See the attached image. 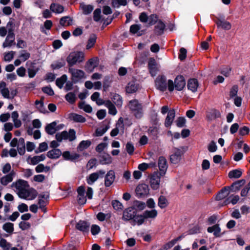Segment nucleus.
<instances>
[{
    "mask_svg": "<svg viewBox=\"0 0 250 250\" xmlns=\"http://www.w3.org/2000/svg\"><path fill=\"white\" fill-rule=\"evenodd\" d=\"M57 141H52L50 142V147L54 149L60 146L59 142H62L63 140H68L69 141H73L76 138V132L73 129H70L68 132L63 131L62 132L58 133L55 136Z\"/></svg>",
    "mask_w": 250,
    "mask_h": 250,
    "instance_id": "f257e3e1",
    "label": "nucleus"
},
{
    "mask_svg": "<svg viewBox=\"0 0 250 250\" xmlns=\"http://www.w3.org/2000/svg\"><path fill=\"white\" fill-rule=\"evenodd\" d=\"M157 167L159 171L157 170V189L159 188L160 178L164 176L168 168V164L167 159L164 156H160L157 161Z\"/></svg>",
    "mask_w": 250,
    "mask_h": 250,
    "instance_id": "f03ea898",
    "label": "nucleus"
},
{
    "mask_svg": "<svg viewBox=\"0 0 250 250\" xmlns=\"http://www.w3.org/2000/svg\"><path fill=\"white\" fill-rule=\"evenodd\" d=\"M85 54L82 51L71 52L66 58L68 65L72 66L77 63L83 62L84 60Z\"/></svg>",
    "mask_w": 250,
    "mask_h": 250,
    "instance_id": "7ed1b4c3",
    "label": "nucleus"
},
{
    "mask_svg": "<svg viewBox=\"0 0 250 250\" xmlns=\"http://www.w3.org/2000/svg\"><path fill=\"white\" fill-rule=\"evenodd\" d=\"M187 149L188 147L185 146H182L179 148L174 147V152L169 156L170 163L173 164H178L180 162L182 156L187 151Z\"/></svg>",
    "mask_w": 250,
    "mask_h": 250,
    "instance_id": "20e7f679",
    "label": "nucleus"
},
{
    "mask_svg": "<svg viewBox=\"0 0 250 250\" xmlns=\"http://www.w3.org/2000/svg\"><path fill=\"white\" fill-rule=\"evenodd\" d=\"M128 106L132 111H134V115L137 118H141L143 116L142 106L137 100L130 101Z\"/></svg>",
    "mask_w": 250,
    "mask_h": 250,
    "instance_id": "39448f33",
    "label": "nucleus"
},
{
    "mask_svg": "<svg viewBox=\"0 0 250 250\" xmlns=\"http://www.w3.org/2000/svg\"><path fill=\"white\" fill-rule=\"evenodd\" d=\"M68 71L71 74L72 81L75 83L86 78L85 74L82 70L70 67Z\"/></svg>",
    "mask_w": 250,
    "mask_h": 250,
    "instance_id": "423d86ee",
    "label": "nucleus"
},
{
    "mask_svg": "<svg viewBox=\"0 0 250 250\" xmlns=\"http://www.w3.org/2000/svg\"><path fill=\"white\" fill-rule=\"evenodd\" d=\"M28 182L25 180L19 179L13 182L11 184V188L16 192L19 196L21 193L23 192L27 188L29 187Z\"/></svg>",
    "mask_w": 250,
    "mask_h": 250,
    "instance_id": "0eeeda50",
    "label": "nucleus"
},
{
    "mask_svg": "<svg viewBox=\"0 0 250 250\" xmlns=\"http://www.w3.org/2000/svg\"><path fill=\"white\" fill-rule=\"evenodd\" d=\"M37 196V191L29 186L18 196L20 198L27 200H32Z\"/></svg>",
    "mask_w": 250,
    "mask_h": 250,
    "instance_id": "6e6552de",
    "label": "nucleus"
},
{
    "mask_svg": "<svg viewBox=\"0 0 250 250\" xmlns=\"http://www.w3.org/2000/svg\"><path fill=\"white\" fill-rule=\"evenodd\" d=\"M64 126L62 124L57 125L56 121L53 122L50 124H47L45 128L46 132L49 135H53L58 130L62 129Z\"/></svg>",
    "mask_w": 250,
    "mask_h": 250,
    "instance_id": "1a4fd4ad",
    "label": "nucleus"
},
{
    "mask_svg": "<svg viewBox=\"0 0 250 250\" xmlns=\"http://www.w3.org/2000/svg\"><path fill=\"white\" fill-rule=\"evenodd\" d=\"M174 83L175 89L179 91L183 90L186 85V80L182 75H178L175 77Z\"/></svg>",
    "mask_w": 250,
    "mask_h": 250,
    "instance_id": "9d476101",
    "label": "nucleus"
},
{
    "mask_svg": "<svg viewBox=\"0 0 250 250\" xmlns=\"http://www.w3.org/2000/svg\"><path fill=\"white\" fill-rule=\"evenodd\" d=\"M221 117V112L215 108H212L206 112V119L209 122L214 121Z\"/></svg>",
    "mask_w": 250,
    "mask_h": 250,
    "instance_id": "9b49d317",
    "label": "nucleus"
},
{
    "mask_svg": "<svg viewBox=\"0 0 250 250\" xmlns=\"http://www.w3.org/2000/svg\"><path fill=\"white\" fill-rule=\"evenodd\" d=\"M135 192L138 198L143 197L148 194V187L144 184H140L136 187Z\"/></svg>",
    "mask_w": 250,
    "mask_h": 250,
    "instance_id": "f8f14e48",
    "label": "nucleus"
},
{
    "mask_svg": "<svg viewBox=\"0 0 250 250\" xmlns=\"http://www.w3.org/2000/svg\"><path fill=\"white\" fill-rule=\"evenodd\" d=\"M105 172L103 170H99L96 172L93 173L89 175L86 178L88 184L92 185L100 177H103Z\"/></svg>",
    "mask_w": 250,
    "mask_h": 250,
    "instance_id": "ddd939ff",
    "label": "nucleus"
},
{
    "mask_svg": "<svg viewBox=\"0 0 250 250\" xmlns=\"http://www.w3.org/2000/svg\"><path fill=\"white\" fill-rule=\"evenodd\" d=\"M15 41V34L12 28L8 29V35L2 44L3 48L9 47L12 45Z\"/></svg>",
    "mask_w": 250,
    "mask_h": 250,
    "instance_id": "4468645a",
    "label": "nucleus"
},
{
    "mask_svg": "<svg viewBox=\"0 0 250 250\" xmlns=\"http://www.w3.org/2000/svg\"><path fill=\"white\" fill-rule=\"evenodd\" d=\"M167 78L165 76H157V90L165 92L167 89Z\"/></svg>",
    "mask_w": 250,
    "mask_h": 250,
    "instance_id": "2eb2a0df",
    "label": "nucleus"
},
{
    "mask_svg": "<svg viewBox=\"0 0 250 250\" xmlns=\"http://www.w3.org/2000/svg\"><path fill=\"white\" fill-rule=\"evenodd\" d=\"M175 117V110L171 108L168 112L165 119L164 125L166 127L170 128L172 125Z\"/></svg>",
    "mask_w": 250,
    "mask_h": 250,
    "instance_id": "dca6fc26",
    "label": "nucleus"
},
{
    "mask_svg": "<svg viewBox=\"0 0 250 250\" xmlns=\"http://www.w3.org/2000/svg\"><path fill=\"white\" fill-rule=\"evenodd\" d=\"M124 130V125L123 119L121 117L118 120L116 127L112 130L110 132V135L112 137H115L118 135V134L121 132H123Z\"/></svg>",
    "mask_w": 250,
    "mask_h": 250,
    "instance_id": "f3484780",
    "label": "nucleus"
},
{
    "mask_svg": "<svg viewBox=\"0 0 250 250\" xmlns=\"http://www.w3.org/2000/svg\"><path fill=\"white\" fill-rule=\"evenodd\" d=\"M199 86V82L196 78H189L187 82V88L188 90L195 93L197 91Z\"/></svg>",
    "mask_w": 250,
    "mask_h": 250,
    "instance_id": "a211bd4d",
    "label": "nucleus"
},
{
    "mask_svg": "<svg viewBox=\"0 0 250 250\" xmlns=\"http://www.w3.org/2000/svg\"><path fill=\"white\" fill-rule=\"evenodd\" d=\"M230 192V191L229 190V188L227 187V186L224 187L217 192L215 199L216 201L222 200L227 197Z\"/></svg>",
    "mask_w": 250,
    "mask_h": 250,
    "instance_id": "6ab92c4d",
    "label": "nucleus"
},
{
    "mask_svg": "<svg viewBox=\"0 0 250 250\" xmlns=\"http://www.w3.org/2000/svg\"><path fill=\"white\" fill-rule=\"evenodd\" d=\"M15 175V172L14 170H12L9 174L2 177L0 179V184L3 186L7 185L13 181Z\"/></svg>",
    "mask_w": 250,
    "mask_h": 250,
    "instance_id": "aec40b11",
    "label": "nucleus"
},
{
    "mask_svg": "<svg viewBox=\"0 0 250 250\" xmlns=\"http://www.w3.org/2000/svg\"><path fill=\"white\" fill-rule=\"evenodd\" d=\"M167 30L166 22L159 18L157 15V37L164 34Z\"/></svg>",
    "mask_w": 250,
    "mask_h": 250,
    "instance_id": "412c9836",
    "label": "nucleus"
},
{
    "mask_svg": "<svg viewBox=\"0 0 250 250\" xmlns=\"http://www.w3.org/2000/svg\"><path fill=\"white\" fill-rule=\"evenodd\" d=\"M115 178V172L113 170H109L105 176L104 185L106 187H110L114 182Z\"/></svg>",
    "mask_w": 250,
    "mask_h": 250,
    "instance_id": "4be33fe9",
    "label": "nucleus"
},
{
    "mask_svg": "<svg viewBox=\"0 0 250 250\" xmlns=\"http://www.w3.org/2000/svg\"><path fill=\"white\" fill-rule=\"evenodd\" d=\"M148 68L151 76L154 77L156 75V62L154 58H150L148 59Z\"/></svg>",
    "mask_w": 250,
    "mask_h": 250,
    "instance_id": "5701e85b",
    "label": "nucleus"
},
{
    "mask_svg": "<svg viewBox=\"0 0 250 250\" xmlns=\"http://www.w3.org/2000/svg\"><path fill=\"white\" fill-rule=\"evenodd\" d=\"M45 159L44 154H41L38 156H35L33 157H29L27 159V162L29 164L35 165L41 161H43Z\"/></svg>",
    "mask_w": 250,
    "mask_h": 250,
    "instance_id": "b1692460",
    "label": "nucleus"
},
{
    "mask_svg": "<svg viewBox=\"0 0 250 250\" xmlns=\"http://www.w3.org/2000/svg\"><path fill=\"white\" fill-rule=\"evenodd\" d=\"M89 224L84 221H80L76 225V228L83 233L88 232L89 229Z\"/></svg>",
    "mask_w": 250,
    "mask_h": 250,
    "instance_id": "393cba45",
    "label": "nucleus"
},
{
    "mask_svg": "<svg viewBox=\"0 0 250 250\" xmlns=\"http://www.w3.org/2000/svg\"><path fill=\"white\" fill-rule=\"evenodd\" d=\"M98 64V59L97 58H94L88 60L86 64L85 67L87 70L92 72L94 69L97 66Z\"/></svg>",
    "mask_w": 250,
    "mask_h": 250,
    "instance_id": "a878e982",
    "label": "nucleus"
},
{
    "mask_svg": "<svg viewBox=\"0 0 250 250\" xmlns=\"http://www.w3.org/2000/svg\"><path fill=\"white\" fill-rule=\"evenodd\" d=\"M216 24L217 28H221L225 30H229L231 28V24L229 21H222L221 19H218Z\"/></svg>",
    "mask_w": 250,
    "mask_h": 250,
    "instance_id": "bb28decb",
    "label": "nucleus"
},
{
    "mask_svg": "<svg viewBox=\"0 0 250 250\" xmlns=\"http://www.w3.org/2000/svg\"><path fill=\"white\" fill-rule=\"evenodd\" d=\"M62 154V152L59 149H53L47 153V156L52 159H58Z\"/></svg>",
    "mask_w": 250,
    "mask_h": 250,
    "instance_id": "cd10ccee",
    "label": "nucleus"
},
{
    "mask_svg": "<svg viewBox=\"0 0 250 250\" xmlns=\"http://www.w3.org/2000/svg\"><path fill=\"white\" fill-rule=\"evenodd\" d=\"M242 173L243 172L241 169H234L229 171L228 177L231 179H238L242 176Z\"/></svg>",
    "mask_w": 250,
    "mask_h": 250,
    "instance_id": "c85d7f7f",
    "label": "nucleus"
},
{
    "mask_svg": "<svg viewBox=\"0 0 250 250\" xmlns=\"http://www.w3.org/2000/svg\"><path fill=\"white\" fill-rule=\"evenodd\" d=\"M139 88V84L134 81L129 82L126 87V91L128 93H134Z\"/></svg>",
    "mask_w": 250,
    "mask_h": 250,
    "instance_id": "c756f323",
    "label": "nucleus"
},
{
    "mask_svg": "<svg viewBox=\"0 0 250 250\" xmlns=\"http://www.w3.org/2000/svg\"><path fill=\"white\" fill-rule=\"evenodd\" d=\"M0 93L4 98L13 99L17 94V91L16 90H11L10 92L8 88L6 87Z\"/></svg>",
    "mask_w": 250,
    "mask_h": 250,
    "instance_id": "7c9ffc66",
    "label": "nucleus"
},
{
    "mask_svg": "<svg viewBox=\"0 0 250 250\" xmlns=\"http://www.w3.org/2000/svg\"><path fill=\"white\" fill-rule=\"evenodd\" d=\"M50 10L56 14H60L64 11V7L58 3H52L50 6Z\"/></svg>",
    "mask_w": 250,
    "mask_h": 250,
    "instance_id": "2f4dec72",
    "label": "nucleus"
},
{
    "mask_svg": "<svg viewBox=\"0 0 250 250\" xmlns=\"http://www.w3.org/2000/svg\"><path fill=\"white\" fill-rule=\"evenodd\" d=\"M132 208H129L125 209L123 214L122 219L125 221H129L132 219H133L134 215L132 213Z\"/></svg>",
    "mask_w": 250,
    "mask_h": 250,
    "instance_id": "473e14b6",
    "label": "nucleus"
},
{
    "mask_svg": "<svg viewBox=\"0 0 250 250\" xmlns=\"http://www.w3.org/2000/svg\"><path fill=\"white\" fill-rule=\"evenodd\" d=\"M130 32L133 34H136L137 36H141L143 34V30H141V25L135 24L132 25L130 27Z\"/></svg>",
    "mask_w": 250,
    "mask_h": 250,
    "instance_id": "72a5a7b5",
    "label": "nucleus"
},
{
    "mask_svg": "<svg viewBox=\"0 0 250 250\" xmlns=\"http://www.w3.org/2000/svg\"><path fill=\"white\" fill-rule=\"evenodd\" d=\"M17 149L18 153L20 155H23L24 154L25 152V142L23 138H21L19 139Z\"/></svg>",
    "mask_w": 250,
    "mask_h": 250,
    "instance_id": "f704fd0d",
    "label": "nucleus"
},
{
    "mask_svg": "<svg viewBox=\"0 0 250 250\" xmlns=\"http://www.w3.org/2000/svg\"><path fill=\"white\" fill-rule=\"evenodd\" d=\"M108 109V113L112 115H115L117 111L115 105L109 100H106L105 103V106Z\"/></svg>",
    "mask_w": 250,
    "mask_h": 250,
    "instance_id": "c9c22d12",
    "label": "nucleus"
},
{
    "mask_svg": "<svg viewBox=\"0 0 250 250\" xmlns=\"http://www.w3.org/2000/svg\"><path fill=\"white\" fill-rule=\"evenodd\" d=\"M11 118L14 124V126L16 128L20 127L21 125V121L18 119L19 114L17 111H13L11 114Z\"/></svg>",
    "mask_w": 250,
    "mask_h": 250,
    "instance_id": "e433bc0d",
    "label": "nucleus"
},
{
    "mask_svg": "<svg viewBox=\"0 0 250 250\" xmlns=\"http://www.w3.org/2000/svg\"><path fill=\"white\" fill-rule=\"evenodd\" d=\"M62 155L65 160H73L79 157V154L77 153L71 154L70 152L68 151H64Z\"/></svg>",
    "mask_w": 250,
    "mask_h": 250,
    "instance_id": "4c0bfd02",
    "label": "nucleus"
},
{
    "mask_svg": "<svg viewBox=\"0 0 250 250\" xmlns=\"http://www.w3.org/2000/svg\"><path fill=\"white\" fill-rule=\"evenodd\" d=\"M157 206L161 208H164L168 205V201L164 196L161 195L159 197Z\"/></svg>",
    "mask_w": 250,
    "mask_h": 250,
    "instance_id": "58836bf2",
    "label": "nucleus"
},
{
    "mask_svg": "<svg viewBox=\"0 0 250 250\" xmlns=\"http://www.w3.org/2000/svg\"><path fill=\"white\" fill-rule=\"evenodd\" d=\"M155 166V162H150L149 163H143L138 165V168L139 170L144 171L149 168L153 167Z\"/></svg>",
    "mask_w": 250,
    "mask_h": 250,
    "instance_id": "ea45409f",
    "label": "nucleus"
},
{
    "mask_svg": "<svg viewBox=\"0 0 250 250\" xmlns=\"http://www.w3.org/2000/svg\"><path fill=\"white\" fill-rule=\"evenodd\" d=\"M146 206V205L145 202L136 200L133 202L132 208L139 210H142L145 208Z\"/></svg>",
    "mask_w": 250,
    "mask_h": 250,
    "instance_id": "a19ab883",
    "label": "nucleus"
},
{
    "mask_svg": "<svg viewBox=\"0 0 250 250\" xmlns=\"http://www.w3.org/2000/svg\"><path fill=\"white\" fill-rule=\"evenodd\" d=\"M70 118L75 122L84 123L86 121V119L84 117L76 113L71 114L70 116Z\"/></svg>",
    "mask_w": 250,
    "mask_h": 250,
    "instance_id": "79ce46f5",
    "label": "nucleus"
},
{
    "mask_svg": "<svg viewBox=\"0 0 250 250\" xmlns=\"http://www.w3.org/2000/svg\"><path fill=\"white\" fill-rule=\"evenodd\" d=\"M91 144V142L90 140H83L81 141L77 148L79 151H82L83 150L87 148Z\"/></svg>",
    "mask_w": 250,
    "mask_h": 250,
    "instance_id": "37998d69",
    "label": "nucleus"
},
{
    "mask_svg": "<svg viewBox=\"0 0 250 250\" xmlns=\"http://www.w3.org/2000/svg\"><path fill=\"white\" fill-rule=\"evenodd\" d=\"M79 107L87 113H91L92 111V107L89 104H86L84 101L80 102Z\"/></svg>",
    "mask_w": 250,
    "mask_h": 250,
    "instance_id": "c03bdc74",
    "label": "nucleus"
},
{
    "mask_svg": "<svg viewBox=\"0 0 250 250\" xmlns=\"http://www.w3.org/2000/svg\"><path fill=\"white\" fill-rule=\"evenodd\" d=\"M146 218L144 214L138 215L133 218V225L137 224L139 226L141 225L144 222Z\"/></svg>",
    "mask_w": 250,
    "mask_h": 250,
    "instance_id": "a18cd8bd",
    "label": "nucleus"
},
{
    "mask_svg": "<svg viewBox=\"0 0 250 250\" xmlns=\"http://www.w3.org/2000/svg\"><path fill=\"white\" fill-rule=\"evenodd\" d=\"M186 122L185 117L181 116L178 117L175 122L177 127L182 128L186 126Z\"/></svg>",
    "mask_w": 250,
    "mask_h": 250,
    "instance_id": "49530a36",
    "label": "nucleus"
},
{
    "mask_svg": "<svg viewBox=\"0 0 250 250\" xmlns=\"http://www.w3.org/2000/svg\"><path fill=\"white\" fill-rule=\"evenodd\" d=\"M111 99L113 102L117 107H121L123 101L122 97L119 95L115 94Z\"/></svg>",
    "mask_w": 250,
    "mask_h": 250,
    "instance_id": "de8ad7c7",
    "label": "nucleus"
},
{
    "mask_svg": "<svg viewBox=\"0 0 250 250\" xmlns=\"http://www.w3.org/2000/svg\"><path fill=\"white\" fill-rule=\"evenodd\" d=\"M112 159L110 155L104 154L103 155L100 160V163L102 165H107L112 163Z\"/></svg>",
    "mask_w": 250,
    "mask_h": 250,
    "instance_id": "09e8293b",
    "label": "nucleus"
},
{
    "mask_svg": "<svg viewBox=\"0 0 250 250\" xmlns=\"http://www.w3.org/2000/svg\"><path fill=\"white\" fill-rule=\"evenodd\" d=\"M80 7L83 10V13L85 15L90 14L93 10V7L91 5L81 4Z\"/></svg>",
    "mask_w": 250,
    "mask_h": 250,
    "instance_id": "8fccbe9b",
    "label": "nucleus"
},
{
    "mask_svg": "<svg viewBox=\"0 0 250 250\" xmlns=\"http://www.w3.org/2000/svg\"><path fill=\"white\" fill-rule=\"evenodd\" d=\"M67 77L66 75H63L61 78L56 80V85L60 88H62L63 87L64 83L66 82Z\"/></svg>",
    "mask_w": 250,
    "mask_h": 250,
    "instance_id": "3c124183",
    "label": "nucleus"
},
{
    "mask_svg": "<svg viewBox=\"0 0 250 250\" xmlns=\"http://www.w3.org/2000/svg\"><path fill=\"white\" fill-rule=\"evenodd\" d=\"M232 68L229 66H224L220 68V73L226 77H228L230 75Z\"/></svg>",
    "mask_w": 250,
    "mask_h": 250,
    "instance_id": "603ef678",
    "label": "nucleus"
},
{
    "mask_svg": "<svg viewBox=\"0 0 250 250\" xmlns=\"http://www.w3.org/2000/svg\"><path fill=\"white\" fill-rule=\"evenodd\" d=\"M72 20L70 17L66 16L62 18L60 21V23L62 26H69L71 24Z\"/></svg>",
    "mask_w": 250,
    "mask_h": 250,
    "instance_id": "864d4df0",
    "label": "nucleus"
},
{
    "mask_svg": "<svg viewBox=\"0 0 250 250\" xmlns=\"http://www.w3.org/2000/svg\"><path fill=\"white\" fill-rule=\"evenodd\" d=\"M96 39H97V37H96V35L94 34L91 35L90 36V37L88 40L87 44L86 45V49H89L92 48L94 46V45L95 44V43L96 42Z\"/></svg>",
    "mask_w": 250,
    "mask_h": 250,
    "instance_id": "5fc2aeb1",
    "label": "nucleus"
},
{
    "mask_svg": "<svg viewBox=\"0 0 250 250\" xmlns=\"http://www.w3.org/2000/svg\"><path fill=\"white\" fill-rule=\"evenodd\" d=\"M126 4V0H112V6L116 8H119L120 6H125Z\"/></svg>",
    "mask_w": 250,
    "mask_h": 250,
    "instance_id": "6e6d98bb",
    "label": "nucleus"
},
{
    "mask_svg": "<svg viewBox=\"0 0 250 250\" xmlns=\"http://www.w3.org/2000/svg\"><path fill=\"white\" fill-rule=\"evenodd\" d=\"M187 56V49L184 47H181L179 50V55H178V59L181 61H183L186 59Z\"/></svg>",
    "mask_w": 250,
    "mask_h": 250,
    "instance_id": "4d7b16f0",
    "label": "nucleus"
},
{
    "mask_svg": "<svg viewBox=\"0 0 250 250\" xmlns=\"http://www.w3.org/2000/svg\"><path fill=\"white\" fill-rule=\"evenodd\" d=\"M238 91V86L237 84L233 85L229 91V97L231 99L237 96Z\"/></svg>",
    "mask_w": 250,
    "mask_h": 250,
    "instance_id": "13d9d810",
    "label": "nucleus"
},
{
    "mask_svg": "<svg viewBox=\"0 0 250 250\" xmlns=\"http://www.w3.org/2000/svg\"><path fill=\"white\" fill-rule=\"evenodd\" d=\"M15 52L11 51L4 54L3 60L5 62H10L14 58Z\"/></svg>",
    "mask_w": 250,
    "mask_h": 250,
    "instance_id": "bf43d9fd",
    "label": "nucleus"
},
{
    "mask_svg": "<svg viewBox=\"0 0 250 250\" xmlns=\"http://www.w3.org/2000/svg\"><path fill=\"white\" fill-rule=\"evenodd\" d=\"M3 229L8 233H11L14 231V225L11 223H6L3 225Z\"/></svg>",
    "mask_w": 250,
    "mask_h": 250,
    "instance_id": "052dcab7",
    "label": "nucleus"
},
{
    "mask_svg": "<svg viewBox=\"0 0 250 250\" xmlns=\"http://www.w3.org/2000/svg\"><path fill=\"white\" fill-rule=\"evenodd\" d=\"M0 247L3 250H9L10 249L11 245L5 239L1 238L0 240Z\"/></svg>",
    "mask_w": 250,
    "mask_h": 250,
    "instance_id": "680f3d73",
    "label": "nucleus"
},
{
    "mask_svg": "<svg viewBox=\"0 0 250 250\" xmlns=\"http://www.w3.org/2000/svg\"><path fill=\"white\" fill-rule=\"evenodd\" d=\"M208 149L209 152L211 153H213L216 151L217 149V146L214 141L212 140L209 143L208 146Z\"/></svg>",
    "mask_w": 250,
    "mask_h": 250,
    "instance_id": "e2e57ef3",
    "label": "nucleus"
},
{
    "mask_svg": "<svg viewBox=\"0 0 250 250\" xmlns=\"http://www.w3.org/2000/svg\"><path fill=\"white\" fill-rule=\"evenodd\" d=\"M65 99L69 103L72 104L75 101L76 95L74 93L69 92L65 95Z\"/></svg>",
    "mask_w": 250,
    "mask_h": 250,
    "instance_id": "0e129e2a",
    "label": "nucleus"
},
{
    "mask_svg": "<svg viewBox=\"0 0 250 250\" xmlns=\"http://www.w3.org/2000/svg\"><path fill=\"white\" fill-rule=\"evenodd\" d=\"M234 182L232 183L230 186H227V187L229 188V191L231 192H236L238 191H239L241 189V185H234Z\"/></svg>",
    "mask_w": 250,
    "mask_h": 250,
    "instance_id": "69168bd1",
    "label": "nucleus"
},
{
    "mask_svg": "<svg viewBox=\"0 0 250 250\" xmlns=\"http://www.w3.org/2000/svg\"><path fill=\"white\" fill-rule=\"evenodd\" d=\"M52 26V22L50 20H46L44 23V26L41 27V31L45 33V29L49 30Z\"/></svg>",
    "mask_w": 250,
    "mask_h": 250,
    "instance_id": "338daca9",
    "label": "nucleus"
},
{
    "mask_svg": "<svg viewBox=\"0 0 250 250\" xmlns=\"http://www.w3.org/2000/svg\"><path fill=\"white\" fill-rule=\"evenodd\" d=\"M176 242L174 241V239H172L171 241L166 243L163 246L162 249H160L159 250H167L168 249L172 248L174 245L176 244Z\"/></svg>",
    "mask_w": 250,
    "mask_h": 250,
    "instance_id": "774afa93",
    "label": "nucleus"
}]
</instances>
